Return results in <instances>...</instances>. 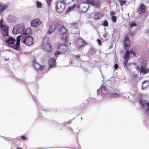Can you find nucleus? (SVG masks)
Listing matches in <instances>:
<instances>
[{"label":"nucleus","instance_id":"obj_6","mask_svg":"<svg viewBox=\"0 0 149 149\" xmlns=\"http://www.w3.org/2000/svg\"><path fill=\"white\" fill-rule=\"evenodd\" d=\"M65 4L61 2H58L56 3V10L58 13H60L62 12L64 9Z\"/></svg>","mask_w":149,"mask_h":149},{"label":"nucleus","instance_id":"obj_22","mask_svg":"<svg viewBox=\"0 0 149 149\" xmlns=\"http://www.w3.org/2000/svg\"><path fill=\"white\" fill-rule=\"evenodd\" d=\"M109 96L110 97L112 98H116L119 97L120 96V95L118 93H113L110 94Z\"/></svg>","mask_w":149,"mask_h":149},{"label":"nucleus","instance_id":"obj_5","mask_svg":"<svg viewBox=\"0 0 149 149\" xmlns=\"http://www.w3.org/2000/svg\"><path fill=\"white\" fill-rule=\"evenodd\" d=\"M3 21L2 20H0V27L2 29V33L5 36H8V28L5 25L3 24Z\"/></svg>","mask_w":149,"mask_h":149},{"label":"nucleus","instance_id":"obj_24","mask_svg":"<svg viewBox=\"0 0 149 149\" xmlns=\"http://www.w3.org/2000/svg\"><path fill=\"white\" fill-rule=\"evenodd\" d=\"M140 9L141 11L143 13H144L145 12V6L143 4H141L140 6Z\"/></svg>","mask_w":149,"mask_h":149},{"label":"nucleus","instance_id":"obj_37","mask_svg":"<svg viewBox=\"0 0 149 149\" xmlns=\"http://www.w3.org/2000/svg\"><path fill=\"white\" fill-rule=\"evenodd\" d=\"M101 89L102 91V90L105 91L106 90V88L104 86H102L101 87Z\"/></svg>","mask_w":149,"mask_h":149},{"label":"nucleus","instance_id":"obj_29","mask_svg":"<svg viewBox=\"0 0 149 149\" xmlns=\"http://www.w3.org/2000/svg\"><path fill=\"white\" fill-rule=\"evenodd\" d=\"M61 54V52L58 49V51L54 53L55 56H58V55Z\"/></svg>","mask_w":149,"mask_h":149},{"label":"nucleus","instance_id":"obj_18","mask_svg":"<svg viewBox=\"0 0 149 149\" xmlns=\"http://www.w3.org/2000/svg\"><path fill=\"white\" fill-rule=\"evenodd\" d=\"M34 66L36 69L40 71H42L44 68L43 66L40 65L38 63H35L34 65Z\"/></svg>","mask_w":149,"mask_h":149},{"label":"nucleus","instance_id":"obj_3","mask_svg":"<svg viewBox=\"0 0 149 149\" xmlns=\"http://www.w3.org/2000/svg\"><path fill=\"white\" fill-rule=\"evenodd\" d=\"M25 29L24 24H19L14 26L13 30V32L15 34H17L22 33Z\"/></svg>","mask_w":149,"mask_h":149},{"label":"nucleus","instance_id":"obj_26","mask_svg":"<svg viewBox=\"0 0 149 149\" xmlns=\"http://www.w3.org/2000/svg\"><path fill=\"white\" fill-rule=\"evenodd\" d=\"M76 7V5H74L73 6L70 7L67 10L68 12H70L71 10L74 9Z\"/></svg>","mask_w":149,"mask_h":149},{"label":"nucleus","instance_id":"obj_28","mask_svg":"<svg viewBox=\"0 0 149 149\" xmlns=\"http://www.w3.org/2000/svg\"><path fill=\"white\" fill-rule=\"evenodd\" d=\"M120 2V4L121 6H122L123 4L126 2V1L124 0H118Z\"/></svg>","mask_w":149,"mask_h":149},{"label":"nucleus","instance_id":"obj_21","mask_svg":"<svg viewBox=\"0 0 149 149\" xmlns=\"http://www.w3.org/2000/svg\"><path fill=\"white\" fill-rule=\"evenodd\" d=\"M8 8L7 5H1L0 4V13H1Z\"/></svg>","mask_w":149,"mask_h":149},{"label":"nucleus","instance_id":"obj_31","mask_svg":"<svg viewBox=\"0 0 149 149\" xmlns=\"http://www.w3.org/2000/svg\"><path fill=\"white\" fill-rule=\"evenodd\" d=\"M21 139L23 141H26L27 139V138L25 136H22L21 137Z\"/></svg>","mask_w":149,"mask_h":149},{"label":"nucleus","instance_id":"obj_7","mask_svg":"<svg viewBox=\"0 0 149 149\" xmlns=\"http://www.w3.org/2000/svg\"><path fill=\"white\" fill-rule=\"evenodd\" d=\"M42 49L45 52L50 53L52 51V45L50 43L47 42L44 43L42 44Z\"/></svg>","mask_w":149,"mask_h":149},{"label":"nucleus","instance_id":"obj_33","mask_svg":"<svg viewBox=\"0 0 149 149\" xmlns=\"http://www.w3.org/2000/svg\"><path fill=\"white\" fill-rule=\"evenodd\" d=\"M136 25V24L135 22H132L130 25V27L131 28L133 27V26H135Z\"/></svg>","mask_w":149,"mask_h":149},{"label":"nucleus","instance_id":"obj_16","mask_svg":"<svg viewBox=\"0 0 149 149\" xmlns=\"http://www.w3.org/2000/svg\"><path fill=\"white\" fill-rule=\"evenodd\" d=\"M104 15L102 13H97L93 15L94 19L97 20L100 19L104 16Z\"/></svg>","mask_w":149,"mask_h":149},{"label":"nucleus","instance_id":"obj_8","mask_svg":"<svg viewBox=\"0 0 149 149\" xmlns=\"http://www.w3.org/2000/svg\"><path fill=\"white\" fill-rule=\"evenodd\" d=\"M63 32H62V31H60V34L61 35V40L65 44L68 40V35L66 33V30L64 28L63 29Z\"/></svg>","mask_w":149,"mask_h":149},{"label":"nucleus","instance_id":"obj_40","mask_svg":"<svg viewBox=\"0 0 149 149\" xmlns=\"http://www.w3.org/2000/svg\"><path fill=\"white\" fill-rule=\"evenodd\" d=\"M76 56L77 58H80V56L79 55V54H78V55H76Z\"/></svg>","mask_w":149,"mask_h":149},{"label":"nucleus","instance_id":"obj_25","mask_svg":"<svg viewBox=\"0 0 149 149\" xmlns=\"http://www.w3.org/2000/svg\"><path fill=\"white\" fill-rule=\"evenodd\" d=\"M36 5L38 8H41L42 7L41 3L38 1H37Z\"/></svg>","mask_w":149,"mask_h":149},{"label":"nucleus","instance_id":"obj_39","mask_svg":"<svg viewBox=\"0 0 149 149\" xmlns=\"http://www.w3.org/2000/svg\"><path fill=\"white\" fill-rule=\"evenodd\" d=\"M110 14L111 16H112L115 14V13L114 12L111 11L110 12Z\"/></svg>","mask_w":149,"mask_h":149},{"label":"nucleus","instance_id":"obj_27","mask_svg":"<svg viewBox=\"0 0 149 149\" xmlns=\"http://www.w3.org/2000/svg\"><path fill=\"white\" fill-rule=\"evenodd\" d=\"M117 18L116 17L114 16H113L111 17V20L113 22H115L116 21Z\"/></svg>","mask_w":149,"mask_h":149},{"label":"nucleus","instance_id":"obj_32","mask_svg":"<svg viewBox=\"0 0 149 149\" xmlns=\"http://www.w3.org/2000/svg\"><path fill=\"white\" fill-rule=\"evenodd\" d=\"M125 60L123 62L124 66H127V64L128 61L129 59H125Z\"/></svg>","mask_w":149,"mask_h":149},{"label":"nucleus","instance_id":"obj_38","mask_svg":"<svg viewBox=\"0 0 149 149\" xmlns=\"http://www.w3.org/2000/svg\"><path fill=\"white\" fill-rule=\"evenodd\" d=\"M114 68L115 70L117 69L118 68V65L117 64H115L114 66Z\"/></svg>","mask_w":149,"mask_h":149},{"label":"nucleus","instance_id":"obj_11","mask_svg":"<svg viewBox=\"0 0 149 149\" xmlns=\"http://www.w3.org/2000/svg\"><path fill=\"white\" fill-rule=\"evenodd\" d=\"M42 23L40 20L38 18L32 20L31 22V25L33 26L37 27Z\"/></svg>","mask_w":149,"mask_h":149},{"label":"nucleus","instance_id":"obj_12","mask_svg":"<svg viewBox=\"0 0 149 149\" xmlns=\"http://www.w3.org/2000/svg\"><path fill=\"white\" fill-rule=\"evenodd\" d=\"M48 64L49 68L55 66L56 64V60L53 58H49V59Z\"/></svg>","mask_w":149,"mask_h":149},{"label":"nucleus","instance_id":"obj_19","mask_svg":"<svg viewBox=\"0 0 149 149\" xmlns=\"http://www.w3.org/2000/svg\"><path fill=\"white\" fill-rule=\"evenodd\" d=\"M56 22H54V24L52 25L51 26V27L50 29H49L48 32L47 33V34H51L53 31L55 30V28L56 27H57L58 26L57 25H55Z\"/></svg>","mask_w":149,"mask_h":149},{"label":"nucleus","instance_id":"obj_36","mask_svg":"<svg viewBox=\"0 0 149 149\" xmlns=\"http://www.w3.org/2000/svg\"><path fill=\"white\" fill-rule=\"evenodd\" d=\"M130 53H132V55H133V56H136V54L134 52L132 51L131 50L130 52Z\"/></svg>","mask_w":149,"mask_h":149},{"label":"nucleus","instance_id":"obj_35","mask_svg":"<svg viewBox=\"0 0 149 149\" xmlns=\"http://www.w3.org/2000/svg\"><path fill=\"white\" fill-rule=\"evenodd\" d=\"M97 42L98 44L99 45H100V46L101 45L102 43V42H101V40L100 39H97Z\"/></svg>","mask_w":149,"mask_h":149},{"label":"nucleus","instance_id":"obj_13","mask_svg":"<svg viewBox=\"0 0 149 149\" xmlns=\"http://www.w3.org/2000/svg\"><path fill=\"white\" fill-rule=\"evenodd\" d=\"M140 103L141 106L144 109H149V102H146L145 101L141 100H140Z\"/></svg>","mask_w":149,"mask_h":149},{"label":"nucleus","instance_id":"obj_10","mask_svg":"<svg viewBox=\"0 0 149 149\" xmlns=\"http://www.w3.org/2000/svg\"><path fill=\"white\" fill-rule=\"evenodd\" d=\"M57 49L59 50L61 54H63L66 52L68 49L67 46L61 44L58 46Z\"/></svg>","mask_w":149,"mask_h":149},{"label":"nucleus","instance_id":"obj_30","mask_svg":"<svg viewBox=\"0 0 149 149\" xmlns=\"http://www.w3.org/2000/svg\"><path fill=\"white\" fill-rule=\"evenodd\" d=\"M52 0H46L47 5L50 6Z\"/></svg>","mask_w":149,"mask_h":149},{"label":"nucleus","instance_id":"obj_15","mask_svg":"<svg viewBox=\"0 0 149 149\" xmlns=\"http://www.w3.org/2000/svg\"><path fill=\"white\" fill-rule=\"evenodd\" d=\"M31 30L30 28H27L21 35V36L24 35V37L31 36Z\"/></svg>","mask_w":149,"mask_h":149},{"label":"nucleus","instance_id":"obj_4","mask_svg":"<svg viewBox=\"0 0 149 149\" xmlns=\"http://www.w3.org/2000/svg\"><path fill=\"white\" fill-rule=\"evenodd\" d=\"M149 72V69L147 68L146 63L145 61L141 64L140 70V74L144 75L148 73Z\"/></svg>","mask_w":149,"mask_h":149},{"label":"nucleus","instance_id":"obj_14","mask_svg":"<svg viewBox=\"0 0 149 149\" xmlns=\"http://www.w3.org/2000/svg\"><path fill=\"white\" fill-rule=\"evenodd\" d=\"M124 43L125 49L127 50L130 47V41L128 37H126L124 40Z\"/></svg>","mask_w":149,"mask_h":149},{"label":"nucleus","instance_id":"obj_34","mask_svg":"<svg viewBox=\"0 0 149 149\" xmlns=\"http://www.w3.org/2000/svg\"><path fill=\"white\" fill-rule=\"evenodd\" d=\"M103 25L104 26H108V24L107 21H104L103 23Z\"/></svg>","mask_w":149,"mask_h":149},{"label":"nucleus","instance_id":"obj_17","mask_svg":"<svg viewBox=\"0 0 149 149\" xmlns=\"http://www.w3.org/2000/svg\"><path fill=\"white\" fill-rule=\"evenodd\" d=\"M77 45L79 47H82L86 45V43L84 42L81 39L79 38L77 41Z\"/></svg>","mask_w":149,"mask_h":149},{"label":"nucleus","instance_id":"obj_20","mask_svg":"<svg viewBox=\"0 0 149 149\" xmlns=\"http://www.w3.org/2000/svg\"><path fill=\"white\" fill-rule=\"evenodd\" d=\"M149 86V81H144L142 83L141 85V88L142 90L145 88L147 86Z\"/></svg>","mask_w":149,"mask_h":149},{"label":"nucleus","instance_id":"obj_42","mask_svg":"<svg viewBox=\"0 0 149 149\" xmlns=\"http://www.w3.org/2000/svg\"><path fill=\"white\" fill-rule=\"evenodd\" d=\"M148 2L149 3V0H148Z\"/></svg>","mask_w":149,"mask_h":149},{"label":"nucleus","instance_id":"obj_9","mask_svg":"<svg viewBox=\"0 0 149 149\" xmlns=\"http://www.w3.org/2000/svg\"><path fill=\"white\" fill-rule=\"evenodd\" d=\"M86 1L88 4L92 5L97 8L100 7V5L99 0H86Z\"/></svg>","mask_w":149,"mask_h":149},{"label":"nucleus","instance_id":"obj_23","mask_svg":"<svg viewBox=\"0 0 149 149\" xmlns=\"http://www.w3.org/2000/svg\"><path fill=\"white\" fill-rule=\"evenodd\" d=\"M130 52L129 51L126 52L124 56V59H129Z\"/></svg>","mask_w":149,"mask_h":149},{"label":"nucleus","instance_id":"obj_41","mask_svg":"<svg viewBox=\"0 0 149 149\" xmlns=\"http://www.w3.org/2000/svg\"><path fill=\"white\" fill-rule=\"evenodd\" d=\"M18 149H22V148H18Z\"/></svg>","mask_w":149,"mask_h":149},{"label":"nucleus","instance_id":"obj_2","mask_svg":"<svg viewBox=\"0 0 149 149\" xmlns=\"http://www.w3.org/2000/svg\"><path fill=\"white\" fill-rule=\"evenodd\" d=\"M21 42L27 46H31L34 44L33 37L31 36L24 37V35L19 36Z\"/></svg>","mask_w":149,"mask_h":149},{"label":"nucleus","instance_id":"obj_1","mask_svg":"<svg viewBox=\"0 0 149 149\" xmlns=\"http://www.w3.org/2000/svg\"><path fill=\"white\" fill-rule=\"evenodd\" d=\"M15 41L16 40L12 37H9L5 40V42L8 45L16 50H18L20 45V38L19 36L17 37L16 44H15Z\"/></svg>","mask_w":149,"mask_h":149}]
</instances>
